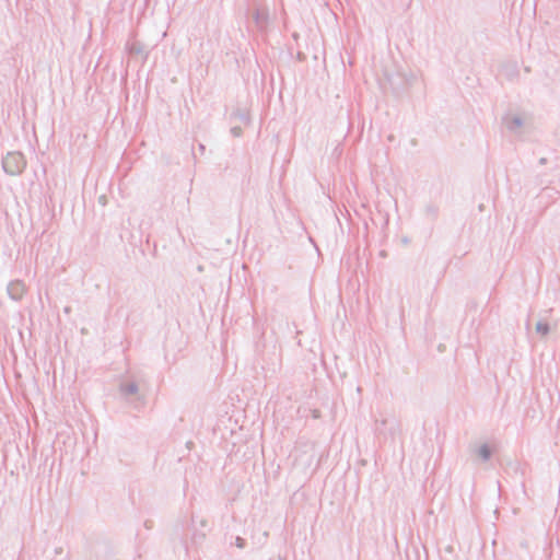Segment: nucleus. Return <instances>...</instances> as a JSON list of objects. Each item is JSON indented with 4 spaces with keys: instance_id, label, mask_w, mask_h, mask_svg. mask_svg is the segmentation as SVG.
I'll use <instances>...</instances> for the list:
<instances>
[{
    "instance_id": "nucleus-1",
    "label": "nucleus",
    "mask_w": 560,
    "mask_h": 560,
    "mask_svg": "<svg viewBox=\"0 0 560 560\" xmlns=\"http://www.w3.org/2000/svg\"><path fill=\"white\" fill-rule=\"evenodd\" d=\"M26 167V160L21 152H9L2 159L3 171L11 176L20 175Z\"/></svg>"
},
{
    "instance_id": "nucleus-2",
    "label": "nucleus",
    "mask_w": 560,
    "mask_h": 560,
    "mask_svg": "<svg viewBox=\"0 0 560 560\" xmlns=\"http://www.w3.org/2000/svg\"><path fill=\"white\" fill-rule=\"evenodd\" d=\"M9 296L14 301H21L26 293V285L22 280H13L7 288Z\"/></svg>"
},
{
    "instance_id": "nucleus-3",
    "label": "nucleus",
    "mask_w": 560,
    "mask_h": 560,
    "mask_svg": "<svg viewBox=\"0 0 560 560\" xmlns=\"http://www.w3.org/2000/svg\"><path fill=\"white\" fill-rule=\"evenodd\" d=\"M120 394L125 397L136 395L139 390L138 385L135 382L131 383H122L119 386Z\"/></svg>"
},
{
    "instance_id": "nucleus-4",
    "label": "nucleus",
    "mask_w": 560,
    "mask_h": 560,
    "mask_svg": "<svg viewBox=\"0 0 560 560\" xmlns=\"http://www.w3.org/2000/svg\"><path fill=\"white\" fill-rule=\"evenodd\" d=\"M477 454L480 456V458L483 460V462H487L490 459L491 457V450L490 447L487 445V444H482L478 450H477Z\"/></svg>"
},
{
    "instance_id": "nucleus-5",
    "label": "nucleus",
    "mask_w": 560,
    "mask_h": 560,
    "mask_svg": "<svg viewBox=\"0 0 560 560\" xmlns=\"http://www.w3.org/2000/svg\"><path fill=\"white\" fill-rule=\"evenodd\" d=\"M523 125V120L521 117L518 116H515L513 117L509 122H508V128L511 130V131H514L516 129H518L520 127H522Z\"/></svg>"
},
{
    "instance_id": "nucleus-6",
    "label": "nucleus",
    "mask_w": 560,
    "mask_h": 560,
    "mask_svg": "<svg viewBox=\"0 0 560 560\" xmlns=\"http://www.w3.org/2000/svg\"><path fill=\"white\" fill-rule=\"evenodd\" d=\"M536 331L538 334H540L541 336H547L550 331V327L547 323L545 322H538L536 324Z\"/></svg>"
},
{
    "instance_id": "nucleus-7",
    "label": "nucleus",
    "mask_w": 560,
    "mask_h": 560,
    "mask_svg": "<svg viewBox=\"0 0 560 560\" xmlns=\"http://www.w3.org/2000/svg\"><path fill=\"white\" fill-rule=\"evenodd\" d=\"M254 19L256 21V23L261 26L262 23L266 21V15L265 14H261L259 12V10H256L255 13H254Z\"/></svg>"
},
{
    "instance_id": "nucleus-8",
    "label": "nucleus",
    "mask_w": 560,
    "mask_h": 560,
    "mask_svg": "<svg viewBox=\"0 0 560 560\" xmlns=\"http://www.w3.org/2000/svg\"><path fill=\"white\" fill-rule=\"evenodd\" d=\"M235 545H236L237 548L243 549L246 546V541H245L244 538L237 536L235 538Z\"/></svg>"
},
{
    "instance_id": "nucleus-9",
    "label": "nucleus",
    "mask_w": 560,
    "mask_h": 560,
    "mask_svg": "<svg viewBox=\"0 0 560 560\" xmlns=\"http://www.w3.org/2000/svg\"><path fill=\"white\" fill-rule=\"evenodd\" d=\"M231 132H232V135H233V136H235V137H240V136H241V133H242V129H241V127H233V128L231 129Z\"/></svg>"
},
{
    "instance_id": "nucleus-10",
    "label": "nucleus",
    "mask_w": 560,
    "mask_h": 560,
    "mask_svg": "<svg viewBox=\"0 0 560 560\" xmlns=\"http://www.w3.org/2000/svg\"><path fill=\"white\" fill-rule=\"evenodd\" d=\"M140 51H141V49L139 47H137L136 44L131 45V47H130L131 54H139Z\"/></svg>"
},
{
    "instance_id": "nucleus-11",
    "label": "nucleus",
    "mask_w": 560,
    "mask_h": 560,
    "mask_svg": "<svg viewBox=\"0 0 560 560\" xmlns=\"http://www.w3.org/2000/svg\"><path fill=\"white\" fill-rule=\"evenodd\" d=\"M386 424V420H382L381 422L376 421V430L377 431H381V425H385Z\"/></svg>"
},
{
    "instance_id": "nucleus-12",
    "label": "nucleus",
    "mask_w": 560,
    "mask_h": 560,
    "mask_svg": "<svg viewBox=\"0 0 560 560\" xmlns=\"http://www.w3.org/2000/svg\"><path fill=\"white\" fill-rule=\"evenodd\" d=\"M546 162H547L546 158H541V159L539 160V163H540V164H546Z\"/></svg>"
},
{
    "instance_id": "nucleus-13",
    "label": "nucleus",
    "mask_w": 560,
    "mask_h": 560,
    "mask_svg": "<svg viewBox=\"0 0 560 560\" xmlns=\"http://www.w3.org/2000/svg\"><path fill=\"white\" fill-rule=\"evenodd\" d=\"M63 311H65V313L69 314L70 313V307L66 306Z\"/></svg>"
},
{
    "instance_id": "nucleus-14",
    "label": "nucleus",
    "mask_w": 560,
    "mask_h": 560,
    "mask_svg": "<svg viewBox=\"0 0 560 560\" xmlns=\"http://www.w3.org/2000/svg\"><path fill=\"white\" fill-rule=\"evenodd\" d=\"M199 148H200V150H205V145L203 144H200Z\"/></svg>"
}]
</instances>
